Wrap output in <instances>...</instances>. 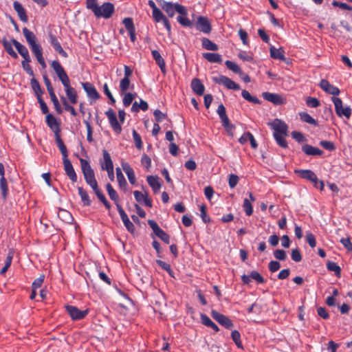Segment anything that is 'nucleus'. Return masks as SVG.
Listing matches in <instances>:
<instances>
[{"label":"nucleus","instance_id":"a18cd8bd","mask_svg":"<svg viewBox=\"0 0 352 352\" xmlns=\"http://www.w3.org/2000/svg\"><path fill=\"white\" fill-rule=\"evenodd\" d=\"M241 96L245 100H248L250 102H252L254 104H259L260 103V100L256 97L252 96L249 93V91H248L245 89L242 90Z\"/></svg>","mask_w":352,"mask_h":352},{"label":"nucleus","instance_id":"13d9d810","mask_svg":"<svg viewBox=\"0 0 352 352\" xmlns=\"http://www.w3.org/2000/svg\"><path fill=\"white\" fill-rule=\"evenodd\" d=\"M3 46L5 47V50H6L7 53L12 56L14 58H17L18 55L13 50L12 45L8 42H5L3 43Z\"/></svg>","mask_w":352,"mask_h":352},{"label":"nucleus","instance_id":"c85d7f7f","mask_svg":"<svg viewBox=\"0 0 352 352\" xmlns=\"http://www.w3.org/2000/svg\"><path fill=\"white\" fill-rule=\"evenodd\" d=\"M270 52L271 57L274 59H278L281 60H284L285 59V51L282 47L276 49L274 46H272L270 48Z\"/></svg>","mask_w":352,"mask_h":352},{"label":"nucleus","instance_id":"7ed1b4c3","mask_svg":"<svg viewBox=\"0 0 352 352\" xmlns=\"http://www.w3.org/2000/svg\"><path fill=\"white\" fill-rule=\"evenodd\" d=\"M87 8L91 10L96 18L109 19L115 11L113 3L105 2L99 6L97 0H87Z\"/></svg>","mask_w":352,"mask_h":352},{"label":"nucleus","instance_id":"6e6552de","mask_svg":"<svg viewBox=\"0 0 352 352\" xmlns=\"http://www.w3.org/2000/svg\"><path fill=\"white\" fill-rule=\"evenodd\" d=\"M221 125L223 126L226 133L230 136L233 137L234 135L235 132V125L232 124L228 116L226 115V108L221 104Z\"/></svg>","mask_w":352,"mask_h":352},{"label":"nucleus","instance_id":"b1692460","mask_svg":"<svg viewBox=\"0 0 352 352\" xmlns=\"http://www.w3.org/2000/svg\"><path fill=\"white\" fill-rule=\"evenodd\" d=\"M146 181L155 193H157L160 191L161 184L157 176L148 175L146 177Z\"/></svg>","mask_w":352,"mask_h":352},{"label":"nucleus","instance_id":"c9c22d12","mask_svg":"<svg viewBox=\"0 0 352 352\" xmlns=\"http://www.w3.org/2000/svg\"><path fill=\"white\" fill-rule=\"evenodd\" d=\"M231 338L232 340L234 341V344L239 349H243V346L242 344V342L241 340V334L240 333L236 330L233 329L231 332Z\"/></svg>","mask_w":352,"mask_h":352},{"label":"nucleus","instance_id":"5fc2aeb1","mask_svg":"<svg viewBox=\"0 0 352 352\" xmlns=\"http://www.w3.org/2000/svg\"><path fill=\"white\" fill-rule=\"evenodd\" d=\"M130 86V79L123 78L120 82V89L122 93H124L127 91Z\"/></svg>","mask_w":352,"mask_h":352},{"label":"nucleus","instance_id":"79ce46f5","mask_svg":"<svg viewBox=\"0 0 352 352\" xmlns=\"http://www.w3.org/2000/svg\"><path fill=\"white\" fill-rule=\"evenodd\" d=\"M106 189L111 199L113 200L114 202H118V195L117 192L113 189V186L110 184H107L106 185Z\"/></svg>","mask_w":352,"mask_h":352},{"label":"nucleus","instance_id":"f257e3e1","mask_svg":"<svg viewBox=\"0 0 352 352\" xmlns=\"http://www.w3.org/2000/svg\"><path fill=\"white\" fill-rule=\"evenodd\" d=\"M80 162L82 172L87 184L93 189L97 197L104 205L105 208L109 210L111 208V205L107 200L102 190L98 188L94 170L91 167L89 162L85 159L80 158Z\"/></svg>","mask_w":352,"mask_h":352},{"label":"nucleus","instance_id":"f03ea898","mask_svg":"<svg viewBox=\"0 0 352 352\" xmlns=\"http://www.w3.org/2000/svg\"><path fill=\"white\" fill-rule=\"evenodd\" d=\"M51 67L62 82L69 101L72 104H76L78 102L77 92L76 89L71 86L69 78L63 66L58 60H53L51 63Z\"/></svg>","mask_w":352,"mask_h":352},{"label":"nucleus","instance_id":"a211bd4d","mask_svg":"<svg viewBox=\"0 0 352 352\" xmlns=\"http://www.w3.org/2000/svg\"><path fill=\"white\" fill-rule=\"evenodd\" d=\"M320 87L323 91L331 95L338 96L340 94V89L331 85L329 81L325 79H322L320 80Z\"/></svg>","mask_w":352,"mask_h":352},{"label":"nucleus","instance_id":"cd10ccee","mask_svg":"<svg viewBox=\"0 0 352 352\" xmlns=\"http://www.w3.org/2000/svg\"><path fill=\"white\" fill-rule=\"evenodd\" d=\"M55 140L57 146L63 155V160L68 158V151L66 146L60 138V134L55 135Z\"/></svg>","mask_w":352,"mask_h":352},{"label":"nucleus","instance_id":"4468645a","mask_svg":"<svg viewBox=\"0 0 352 352\" xmlns=\"http://www.w3.org/2000/svg\"><path fill=\"white\" fill-rule=\"evenodd\" d=\"M65 309L71 318L76 320L84 318L88 314V310L81 311L72 305H66Z\"/></svg>","mask_w":352,"mask_h":352},{"label":"nucleus","instance_id":"412c9836","mask_svg":"<svg viewBox=\"0 0 352 352\" xmlns=\"http://www.w3.org/2000/svg\"><path fill=\"white\" fill-rule=\"evenodd\" d=\"M103 160L100 161V166L102 170H107L113 168V164L109 152L104 149L102 150Z\"/></svg>","mask_w":352,"mask_h":352},{"label":"nucleus","instance_id":"c03bdc74","mask_svg":"<svg viewBox=\"0 0 352 352\" xmlns=\"http://www.w3.org/2000/svg\"><path fill=\"white\" fill-rule=\"evenodd\" d=\"M187 14H179L177 17V22L181 24L184 27H191L192 25V23L190 20L186 16Z\"/></svg>","mask_w":352,"mask_h":352},{"label":"nucleus","instance_id":"9d476101","mask_svg":"<svg viewBox=\"0 0 352 352\" xmlns=\"http://www.w3.org/2000/svg\"><path fill=\"white\" fill-rule=\"evenodd\" d=\"M269 125L274 130V134L288 135V126L283 120L274 119Z\"/></svg>","mask_w":352,"mask_h":352},{"label":"nucleus","instance_id":"58836bf2","mask_svg":"<svg viewBox=\"0 0 352 352\" xmlns=\"http://www.w3.org/2000/svg\"><path fill=\"white\" fill-rule=\"evenodd\" d=\"M58 216L65 223H70L73 220L71 213L66 210L60 209L58 212Z\"/></svg>","mask_w":352,"mask_h":352},{"label":"nucleus","instance_id":"a19ab883","mask_svg":"<svg viewBox=\"0 0 352 352\" xmlns=\"http://www.w3.org/2000/svg\"><path fill=\"white\" fill-rule=\"evenodd\" d=\"M202 56L205 59L210 63L220 62V55L219 54L207 52L203 53Z\"/></svg>","mask_w":352,"mask_h":352},{"label":"nucleus","instance_id":"0eeeda50","mask_svg":"<svg viewBox=\"0 0 352 352\" xmlns=\"http://www.w3.org/2000/svg\"><path fill=\"white\" fill-rule=\"evenodd\" d=\"M332 101L335 106V111L339 117H345L349 119L351 115V109L348 107H343L342 101L340 98L333 97Z\"/></svg>","mask_w":352,"mask_h":352},{"label":"nucleus","instance_id":"c756f323","mask_svg":"<svg viewBox=\"0 0 352 352\" xmlns=\"http://www.w3.org/2000/svg\"><path fill=\"white\" fill-rule=\"evenodd\" d=\"M221 84H223L228 89L239 90L240 86L230 78L221 76Z\"/></svg>","mask_w":352,"mask_h":352},{"label":"nucleus","instance_id":"7c9ffc66","mask_svg":"<svg viewBox=\"0 0 352 352\" xmlns=\"http://www.w3.org/2000/svg\"><path fill=\"white\" fill-rule=\"evenodd\" d=\"M78 191L83 206H89L91 205V200L87 191L82 187H78Z\"/></svg>","mask_w":352,"mask_h":352},{"label":"nucleus","instance_id":"f8f14e48","mask_svg":"<svg viewBox=\"0 0 352 352\" xmlns=\"http://www.w3.org/2000/svg\"><path fill=\"white\" fill-rule=\"evenodd\" d=\"M262 96L265 100L273 103L275 105L284 104L287 102L286 98L278 94L263 92Z\"/></svg>","mask_w":352,"mask_h":352},{"label":"nucleus","instance_id":"e433bc0d","mask_svg":"<svg viewBox=\"0 0 352 352\" xmlns=\"http://www.w3.org/2000/svg\"><path fill=\"white\" fill-rule=\"evenodd\" d=\"M201 320L203 324L212 327L215 331H219V327L217 324H215L211 319L206 316V314H201Z\"/></svg>","mask_w":352,"mask_h":352},{"label":"nucleus","instance_id":"1a4fd4ad","mask_svg":"<svg viewBox=\"0 0 352 352\" xmlns=\"http://www.w3.org/2000/svg\"><path fill=\"white\" fill-rule=\"evenodd\" d=\"M148 224L157 237L167 244L170 243L169 235L161 229L154 220H148Z\"/></svg>","mask_w":352,"mask_h":352},{"label":"nucleus","instance_id":"603ef678","mask_svg":"<svg viewBox=\"0 0 352 352\" xmlns=\"http://www.w3.org/2000/svg\"><path fill=\"white\" fill-rule=\"evenodd\" d=\"M136 94L126 93L123 98V104L124 107H129L135 98Z\"/></svg>","mask_w":352,"mask_h":352},{"label":"nucleus","instance_id":"0e129e2a","mask_svg":"<svg viewBox=\"0 0 352 352\" xmlns=\"http://www.w3.org/2000/svg\"><path fill=\"white\" fill-rule=\"evenodd\" d=\"M291 257L295 262H300L302 260L300 252L298 248L292 250Z\"/></svg>","mask_w":352,"mask_h":352},{"label":"nucleus","instance_id":"423d86ee","mask_svg":"<svg viewBox=\"0 0 352 352\" xmlns=\"http://www.w3.org/2000/svg\"><path fill=\"white\" fill-rule=\"evenodd\" d=\"M295 173H297L301 178L307 179L313 182L314 186L318 188L317 184H319V189L322 190L324 189V183L318 180L316 175L311 170H296Z\"/></svg>","mask_w":352,"mask_h":352},{"label":"nucleus","instance_id":"dca6fc26","mask_svg":"<svg viewBox=\"0 0 352 352\" xmlns=\"http://www.w3.org/2000/svg\"><path fill=\"white\" fill-rule=\"evenodd\" d=\"M46 123L47 126L53 131L54 135L60 134V124L57 122L55 117L48 113L46 116Z\"/></svg>","mask_w":352,"mask_h":352},{"label":"nucleus","instance_id":"774afa93","mask_svg":"<svg viewBox=\"0 0 352 352\" xmlns=\"http://www.w3.org/2000/svg\"><path fill=\"white\" fill-rule=\"evenodd\" d=\"M340 243L344 246L347 250L352 252V243L349 237L347 238H342L340 239Z\"/></svg>","mask_w":352,"mask_h":352},{"label":"nucleus","instance_id":"473e14b6","mask_svg":"<svg viewBox=\"0 0 352 352\" xmlns=\"http://www.w3.org/2000/svg\"><path fill=\"white\" fill-rule=\"evenodd\" d=\"M263 311V306L261 303L255 302L250 307L247 309L248 314H252L254 315H258Z\"/></svg>","mask_w":352,"mask_h":352},{"label":"nucleus","instance_id":"4be33fe9","mask_svg":"<svg viewBox=\"0 0 352 352\" xmlns=\"http://www.w3.org/2000/svg\"><path fill=\"white\" fill-rule=\"evenodd\" d=\"M13 8L14 10L16 12L17 15L20 20L23 22H27L28 20V17L26 14V11L25 8L23 7L21 3L17 1H14Z\"/></svg>","mask_w":352,"mask_h":352},{"label":"nucleus","instance_id":"393cba45","mask_svg":"<svg viewBox=\"0 0 352 352\" xmlns=\"http://www.w3.org/2000/svg\"><path fill=\"white\" fill-rule=\"evenodd\" d=\"M153 59L155 60L156 64L160 68L161 72L163 74L166 73V64L164 58L160 55V52L157 50H152L151 52Z\"/></svg>","mask_w":352,"mask_h":352},{"label":"nucleus","instance_id":"72a5a7b5","mask_svg":"<svg viewBox=\"0 0 352 352\" xmlns=\"http://www.w3.org/2000/svg\"><path fill=\"white\" fill-rule=\"evenodd\" d=\"M30 85L37 98H38V97H41L43 92L38 80L33 77L30 80Z\"/></svg>","mask_w":352,"mask_h":352},{"label":"nucleus","instance_id":"09e8293b","mask_svg":"<svg viewBox=\"0 0 352 352\" xmlns=\"http://www.w3.org/2000/svg\"><path fill=\"white\" fill-rule=\"evenodd\" d=\"M52 100V102H53V104L54 106V108L58 113L60 114L63 111V109L60 105V103L58 102V100L54 93V91L49 94Z\"/></svg>","mask_w":352,"mask_h":352},{"label":"nucleus","instance_id":"338daca9","mask_svg":"<svg viewBox=\"0 0 352 352\" xmlns=\"http://www.w3.org/2000/svg\"><path fill=\"white\" fill-rule=\"evenodd\" d=\"M123 24L128 31L135 29L133 19L130 17L124 18L123 20Z\"/></svg>","mask_w":352,"mask_h":352},{"label":"nucleus","instance_id":"39448f33","mask_svg":"<svg viewBox=\"0 0 352 352\" xmlns=\"http://www.w3.org/2000/svg\"><path fill=\"white\" fill-rule=\"evenodd\" d=\"M160 3L162 10L166 12L169 17H173L175 12L179 14H187L186 8L177 3H172L170 1H166L164 0H157Z\"/></svg>","mask_w":352,"mask_h":352},{"label":"nucleus","instance_id":"bb28decb","mask_svg":"<svg viewBox=\"0 0 352 352\" xmlns=\"http://www.w3.org/2000/svg\"><path fill=\"white\" fill-rule=\"evenodd\" d=\"M302 150L307 155H321L323 153L322 150L309 144L302 146Z\"/></svg>","mask_w":352,"mask_h":352},{"label":"nucleus","instance_id":"9b49d317","mask_svg":"<svg viewBox=\"0 0 352 352\" xmlns=\"http://www.w3.org/2000/svg\"><path fill=\"white\" fill-rule=\"evenodd\" d=\"M105 114L108 118L109 121V124L113 129V130L118 134H120L122 131V126L118 122L116 114L115 111L112 109H109Z\"/></svg>","mask_w":352,"mask_h":352},{"label":"nucleus","instance_id":"69168bd1","mask_svg":"<svg viewBox=\"0 0 352 352\" xmlns=\"http://www.w3.org/2000/svg\"><path fill=\"white\" fill-rule=\"evenodd\" d=\"M320 145L328 151H333L336 148L333 142H332L331 141H327V140L321 141L320 142Z\"/></svg>","mask_w":352,"mask_h":352},{"label":"nucleus","instance_id":"f704fd0d","mask_svg":"<svg viewBox=\"0 0 352 352\" xmlns=\"http://www.w3.org/2000/svg\"><path fill=\"white\" fill-rule=\"evenodd\" d=\"M201 44L202 47L207 50L217 51L218 50V45L207 38L201 39Z\"/></svg>","mask_w":352,"mask_h":352},{"label":"nucleus","instance_id":"4c0bfd02","mask_svg":"<svg viewBox=\"0 0 352 352\" xmlns=\"http://www.w3.org/2000/svg\"><path fill=\"white\" fill-rule=\"evenodd\" d=\"M12 43L15 48L16 49L19 54L23 57L29 54V52L25 46L20 43L15 39L12 40Z\"/></svg>","mask_w":352,"mask_h":352},{"label":"nucleus","instance_id":"4d7b16f0","mask_svg":"<svg viewBox=\"0 0 352 352\" xmlns=\"http://www.w3.org/2000/svg\"><path fill=\"white\" fill-rule=\"evenodd\" d=\"M245 214L250 216L253 212L252 206L248 199H245L243 205Z\"/></svg>","mask_w":352,"mask_h":352},{"label":"nucleus","instance_id":"6e6d98bb","mask_svg":"<svg viewBox=\"0 0 352 352\" xmlns=\"http://www.w3.org/2000/svg\"><path fill=\"white\" fill-rule=\"evenodd\" d=\"M250 276L252 279L256 280L257 284H264L265 280L263 276L256 271H252L250 273Z\"/></svg>","mask_w":352,"mask_h":352},{"label":"nucleus","instance_id":"052dcab7","mask_svg":"<svg viewBox=\"0 0 352 352\" xmlns=\"http://www.w3.org/2000/svg\"><path fill=\"white\" fill-rule=\"evenodd\" d=\"M306 104L307 106L309 107H318L320 106V101L316 98H312V97H308L306 100Z\"/></svg>","mask_w":352,"mask_h":352},{"label":"nucleus","instance_id":"aec40b11","mask_svg":"<svg viewBox=\"0 0 352 352\" xmlns=\"http://www.w3.org/2000/svg\"><path fill=\"white\" fill-rule=\"evenodd\" d=\"M50 43L54 47V50L57 52L60 56L64 58H67L68 56L67 53L63 49L60 43L55 35L52 34H50Z\"/></svg>","mask_w":352,"mask_h":352},{"label":"nucleus","instance_id":"2f4dec72","mask_svg":"<svg viewBox=\"0 0 352 352\" xmlns=\"http://www.w3.org/2000/svg\"><path fill=\"white\" fill-rule=\"evenodd\" d=\"M116 177H117V181L118 182L119 186L124 189V190L126 189L127 187V182L125 179L124 176L123 175L121 169L120 168H116Z\"/></svg>","mask_w":352,"mask_h":352},{"label":"nucleus","instance_id":"2eb2a0df","mask_svg":"<svg viewBox=\"0 0 352 352\" xmlns=\"http://www.w3.org/2000/svg\"><path fill=\"white\" fill-rule=\"evenodd\" d=\"M81 85L89 98L96 100L100 98V94L91 83L86 82H82Z\"/></svg>","mask_w":352,"mask_h":352},{"label":"nucleus","instance_id":"49530a36","mask_svg":"<svg viewBox=\"0 0 352 352\" xmlns=\"http://www.w3.org/2000/svg\"><path fill=\"white\" fill-rule=\"evenodd\" d=\"M221 326L227 329L233 330L234 324L233 322L227 316L221 314Z\"/></svg>","mask_w":352,"mask_h":352},{"label":"nucleus","instance_id":"bf43d9fd","mask_svg":"<svg viewBox=\"0 0 352 352\" xmlns=\"http://www.w3.org/2000/svg\"><path fill=\"white\" fill-rule=\"evenodd\" d=\"M327 266V269L329 271L334 272L336 275L340 274L341 270H340V267L337 265L336 263L329 261V262H328Z\"/></svg>","mask_w":352,"mask_h":352},{"label":"nucleus","instance_id":"6ab92c4d","mask_svg":"<svg viewBox=\"0 0 352 352\" xmlns=\"http://www.w3.org/2000/svg\"><path fill=\"white\" fill-rule=\"evenodd\" d=\"M196 27L198 30L206 34L211 31V26L208 19L204 16L198 17Z\"/></svg>","mask_w":352,"mask_h":352},{"label":"nucleus","instance_id":"ea45409f","mask_svg":"<svg viewBox=\"0 0 352 352\" xmlns=\"http://www.w3.org/2000/svg\"><path fill=\"white\" fill-rule=\"evenodd\" d=\"M299 116H300V120L305 122L309 123L310 124H313L314 126L318 125V122L306 112L299 113Z\"/></svg>","mask_w":352,"mask_h":352},{"label":"nucleus","instance_id":"20e7f679","mask_svg":"<svg viewBox=\"0 0 352 352\" xmlns=\"http://www.w3.org/2000/svg\"><path fill=\"white\" fill-rule=\"evenodd\" d=\"M23 34L37 61L43 68H45L46 63L43 56V50L41 46L36 43L35 34L27 28H23Z\"/></svg>","mask_w":352,"mask_h":352},{"label":"nucleus","instance_id":"ddd939ff","mask_svg":"<svg viewBox=\"0 0 352 352\" xmlns=\"http://www.w3.org/2000/svg\"><path fill=\"white\" fill-rule=\"evenodd\" d=\"M152 16L156 23H160L162 21L168 34H170L171 33V26L170 22L160 9L152 12Z\"/></svg>","mask_w":352,"mask_h":352},{"label":"nucleus","instance_id":"8fccbe9b","mask_svg":"<svg viewBox=\"0 0 352 352\" xmlns=\"http://www.w3.org/2000/svg\"><path fill=\"white\" fill-rule=\"evenodd\" d=\"M61 101L63 102V104L64 105L65 109L66 111H69V113L73 116H76L77 115L76 111L75 110L74 107L71 106L68 101L66 100V98L64 96L60 97Z\"/></svg>","mask_w":352,"mask_h":352},{"label":"nucleus","instance_id":"a878e982","mask_svg":"<svg viewBox=\"0 0 352 352\" xmlns=\"http://www.w3.org/2000/svg\"><path fill=\"white\" fill-rule=\"evenodd\" d=\"M123 170L127 175L129 182L131 184H134L136 182L135 175L133 168L127 162H122L121 164Z\"/></svg>","mask_w":352,"mask_h":352},{"label":"nucleus","instance_id":"e2e57ef3","mask_svg":"<svg viewBox=\"0 0 352 352\" xmlns=\"http://www.w3.org/2000/svg\"><path fill=\"white\" fill-rule=\"evenodd\" d=\"M239 179V177L236 175L230 174L229 175V179H228L229 186L231 188H234L236 186V184H238Z\"/></svg>","mask_w":352,"mask_h":352},{"label":"nucleus","instance_id":"37998d69","mask_svg":"<svg viewBox=\"0 0 352 352\" xmlns=\"http://www.w3.org/2000/svg\"><path fill=\"white\" fill-rule=\"evenodd\" d=\"M0 189L3 198L6 199L8 195V188L6 177L0 178Z\"/></svg>","mask_w":352,"mask_h":352},{"label":"nucleus","instance_id":"f3484780","mask_svg":"<svg viewBox=\"0 0 352 352\" xmlns=\"http://www.w3.org/2000/svg\"><path fill=\"white\" fill-rule=\"evenodd\" d=\"M63 161L64 165V170L65 171L66 175L69 177V178L72 180V182H76L77 181V175L70 160L68 158H67L63 159Z\"/></svg>","mask_w":352,"mask_h":352},{"label":"nucleus","instance_id":"680f3d73","mask_svg":"<svg viewBox=\"0 0 352 352\" xmlns=\"http://www.w3.org/2000/svg\"><path fill=\"white\" fill-rule=\"evenodd\" d=\"M274 257L280 261H285L287 258L286 252L283 250H276L274 252Z\"/></svg>","mask_w":352,"mask_h":352},{"label":"nucleus","instance_id":"3c124183","mask_svg":"<svg viewBox=\"0 0 352 352\" xmlns=\"http://www.w3.org/2000/svg\"><path fill=\"white\" fill-rule=\"evenodd\" d=\"M133 138L135 142V145L138 149H142V141L141 136L139 135V133L135 130H133Z\"/></svg>","mask_w":352,"mask_h":352},{"label":"nucleus","instance_id":"de8ad7c7","mask_svg":"<svg viewBox=\"0 0 352 352\" xmlns=\"http://www.w3.org/2000/svg\"><path fill=\"white\" fill-rule=\"evenodd\" d=\"M287 135L283 134H274V139L276 140L277 144L282 148H287V143L285 139V137Z\"/></svg>","mask_w":352,"mask_h":352},{"label":"nucleus","instance_id":"5701e85b","mask_svg":"<svg viewBox=\"0 0 352 352\" xmlns=\"http://www.w3.org/2000/svg\"><path fill=\"white\" fill-rule=\"evenodd\" d=\"M192 91L198 96H202L205 91V87L199 78H193L190 84Z\"/></svg>","mask_w":352,"mask_h":352},{"label":"nucleus","instance_id":"864d4df0","mask_svg":"<svg viewBox=\"0 0 352 352\" xmlns=\"http://www.w3.org/2000/svg\"><path fill=\"white\" fill-rule=\"evenodd\" d=\"M225 64L230 70L232 71L233 72H234L236 74H240L241 69L239 67V65L236 63H235L234 62H232L230 60H226Z\"/></svg>","mask_w":352,"mask_h":352}]
</instances>
